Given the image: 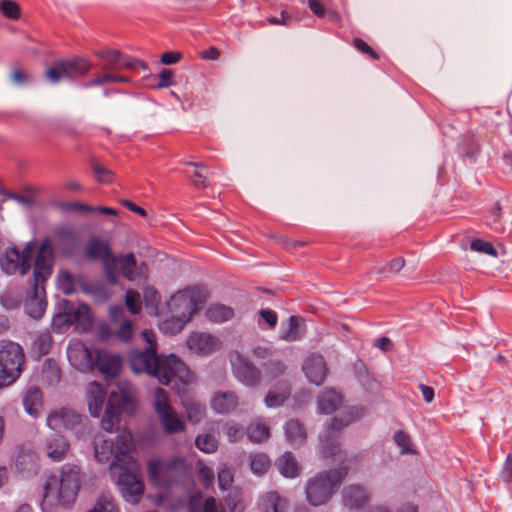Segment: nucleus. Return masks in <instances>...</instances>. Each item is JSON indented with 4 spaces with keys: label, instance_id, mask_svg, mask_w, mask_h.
Instances as JSON below:
<instances>
[{
    "label": "nucleus",
    "instance_id": "c03bdc74",
    "mask_svg": "<svg viewBox=\"0 0 512 512\" xmlns=\"http://www.w3.org/2000/svg\"><path fill=\"white\" fill-rule=\"evenodd\" d=\"M393 438L401 454H416V449L412 444L410 436L406 432L398 430L395 432Z\"/></svg>",
    "mask_w": 512,
    "mask_h": 512
},
{
    "label": "nucleus",
    "instance_id": "f704fd0d",
    "mask_svg": "<svg viewBox=\"0 0 512 512\" xmlns=\"http://www.w3.org/2000/svg\"><path fill=\"white\" fill-rule=\"evenodd\" d=\"M280 473L286 478H294L299 474V464L291 452H285L277 460Z\"/></svg>",
    "mask_w": 512,
    "mask_h": 512
},
{
    "label": "nucleus",
    "instance_id": "4d7b16f0",
    "mask_svg": "<svg viewBox=\"0 0 512 512\" xmlns=\"http://www.w3.org/2000/svg\"><path fill=\"white\" fill-rule=\"evenodd\" d=\"M133 325L130 320L125 319L122 323L120 328L117 331V337L121 341H129L133 336Z\"/></svg>",
    "mask_w": 512,
    "mask_h": 512
},
{
    "label": "nucleus",
    "instance_id": "423d86ee",
    "mask_svg": "<svg viewBox=\"0 0 512 512\" xmlns=\"http://www.w3.org/2000/svg\"><path fill=\"white\" fill-rule=\"evenodd\" d=\"M364 414L365 409L362 406L355 405L347 407L340 416L332 419L331 424L320 435L321 449L324 457L334 456L342 462L344 456L339 449V433L344 427L363 417Z\"/></svg>",
    "mask_w": 512,
    "mask_h": 512
},
{
    "label": "nucleus",
    "instance_id": "6e6d98bb",
    "mask_svg": "<svg viewBox=\"0 0 512 512\" xmlns=\"http://www.w3.org/2000/svg\"><path fill=\"white\" fill-rule=\"evenodd\" d=\"M471 249L476 252L496 256V249L489 243L481 239H475L471 242Z\"/></svg>",
    "mask_w": 512,
    "mask_h": 512
},
{
    "label": "nucleus",
    "instance_id": "1a4fd4ad",
    "mask_svg": "<svg viewBox=\"0 0 512 512\" xmlns=\"http://www.w3.org/2000/svg\"><path fill=\"white\" fill-rule=\"evenodd\" d=\"M118 489L126 502L137 504L144 492V483L140 473V466L133 458L124 459V463L118 466L116 475Z\"/></svg>",
    "mask_w": 512,
    "mask_h": 512
},
{
    "label": "nucleus",
    "instance_id": "7ed1b4c3",
    "mask_svg": "<svg viewBox=\"0 0 512 512\" xmlns=\"http://www.w3.org/2000/svg\"><path fill=\"white\" fill-rule=\"evenodd\" d=\"M54 252L49 240L42 241L35 256L34 285L25 300V311L33 319H40L46 309L44 282L53 271Z\"/></svg>",
    "mask_w": 512,
    "mask_h": 512
},
{
    "label": "nucleus",
    "instance_id": "cd10ccee",
    "mask_svg": "<svg viewBox=\"0 0 512 512\" xmlns=\"http://www.w3.org/2000/svg\"><path fill=\"white\" fill-rule=\"evenodd\" d=\"M211 408L218 414H228L238 406V397L234 392H217L210 402Z\"/></svg>",
    "mask_w": 512,
    "mask_h": 512
},
{
    "label": "nucleus",
    "instance_id": "c756f323",
    "mask_svg": "<svg viewBox=\"0 0 512 512\" xmlns=\"http://www.w3.org/2000/svg\"><path fill=\"white\" fill-rule=\"evenodd\" d=\"M284 434L287 442L293 447L302 446L307 438L304 425L297 419H290L285 423Z\"/></svg>",
    "mask_w": 512,
    "mask_h": 512
},
{
    "label": "nucleus",
    "instance_id": "774afa93",
    "mask_svg": "<svg viewBox=\"0 0 512 512\" xmlns=\"http://www.w3.org/2000/svg\"><path fill=\"white\" fill-rule=\"evenodd\" d=\"M501 477L503 481L510 482L512 479V457L510 455L507 456L506 461L504 463V468L501 473Z\"/></svg>",
    "mask_w": 512,
    "mask_h": 512
},
{
    "label": "nucleus",
    "instance_id": "3c124183",
    "mask_svg": "<svg viewBox=\"0 0 512 512\" xmlns=\"http://www.w3.org/2000/svg\"><path fill=\"white\" fill-rule=\"evenodd\" d=\"M234 482V471L227 465H222L218 470V485L222 490H228Z\"/></svg>",
    "mask_w": 512,
    "mask_h": 512
},
{
    "label": "nucleus",
    "instance_id": "393cba45",
    "mask_svg": "<svg viewBox=\"0 0 512 512\" xmlns=\"http://www.w3.org/2000/svg\"><path fill=\"white\" fill-rule=\"evenodd\" d=\"M69 442L59 434L47 437L42 446V452L54 462L62 461L69 451Z\"/></svg>",
    "mask_w": 512,
    "mask_h": 512
},
{
    "label": "nucleus",
    "instance_id": "bf43d9fd",
    "mask_svg": "<svg viewBox=\"0 0 512 512\" xmlns=\"http://www.w3.org/2000/svg\"><path fill=\"white\" fill-rule=\"evenodd\" d=\"M127 78L113 74H104L94 78L87 86L101 85L108 82H126Z\"/></svg>",
    "mask_w": 512,
    "mask_h": 512
},
{
    "label": "nucleus",
    "instance_id": "09e8293b",
    "mask_svg": "<svg viewBox=\"0 0 512 512\" xmlns=\"http://www.w3.org/2000/svg\"><path fill=\"white\" fill-rule=\"evenodd\" d=\"M57 287L64 294H71L75 290L73 276L66 270H61L57 275Z\"/></svg>",
    "mask_w": 512,
    "mask_h": 512
},
{
    "label": "nucleus",
    "instance_id": "2f4dec72",
    "mask_svg": "<svg viewBox=\"0 0 512 512\" xmlns=\"http://www.w3.org/2000/svg\"><path fill=\"white\" fill-rule=\"evenodd\" d=\"M258 505L260 512H285L287 500L277 492L270 491L261 496Z\"/></svg>",
    "mask_w": 512,
    "mask_h": 512
},
{
    "label": "nucleus",
    "instance_id": "f03ea898",
    "mask_svg": "<svg viewBox=\"0 0 512 512\" xmlns=\"http://www.w3.org/2000/svg\"><path fill=\"white\" fill-rule=\"evenodd\" d=\"M80 487V468L65 464L58 475H50L43 487L41 508L43 512H53L57 507L71 506Z\"/></svg>",
    "mask_w": 512,
    "mask_h": 512
},
{
    "label": "nucleus",
    "instance_id": "052dcab7",
    "mask_svg": "<svg viewBox=\"0 0 512 512\" xmlns=\"http://www.w3.org/2000/svg\"><path fill=\"white\" fill-rule=\"evenodd\" d=\"M93 168L98 181L102 183H110L113 180V174L110 170L99 164H95Z\"/></svg>",
    "mask_w": 512,
    "mask_h": 512
},
{
    "label": "nucleus",
    "instance_id": "aec40b11",
    "mask_svg": "<svg viewBox=\"0 0 512 512\" xmlns=\"http://www.w3.org/2000/svg\"><path fill=\"white\" fill-rule=\"evenodd\" d=\"M188 349L197 355H210L222 348V341L216 335L192 332L186 340Z\"/></svg>",
    "mask_w": 512,
    "mask_h": 512
},
{
    "label": "nucleus",
    "instance_id": "7c9ffc66",
    "mask_svg": "<svg viewBox=\"0 0 512 512\" xmlns=\"http://www.w3.org/2000/svg\"><path fill=\"white\" fill-rule=\"evenodd\" d=\"M342 403V397L333 389H325L317 398V409L321 414H331Z\"/></svg>",
    "mask_w": 512,
    "mask_h": 512
},
{
    "label": "nucleus",
    "instance_id": "37998d69",
    "mask_svg": "<svg viewBox=\"0 0 512 512\" xmlns=\"http://www.w3.org/2000/svg\"><path fill=\"white\" fill-rule=\"evenodd\" d=\"M218 440L215 436L205 433L200 434L195 439V446L206 454H212L218 449Z\"/></svg>",
    "mask_w": 512,
    "mask_h": 512
},
{
    "label": "nucleus",
    "instance_id": "dca6fc26",
    "mask_svg": "<svg viewBox=\"0 0 512 512\" xmlns=\"http://www.w3.org/2000/svg\"><path fill=\"white\" fill-rule=\"evenodd\" d=\"M93 323V315L86 304H80L77 308L63 314H58L53 319V329L61 332L63 326L75 325L76 329L86 332Z\"/></svg>",
    "mask_w": 512,
    "mask_h": 512
},
{
    "label": "nucleus",
    "instance_id": "9b49d317",
    "mask_svg": "<svg viewBox=\"0 0 512 512\" xmlns=\"http://www.w3.org/2000/svg\"><path fill=\"white\" fill-rule=\"evenodd\" d=\"M207 298V291L200 286H192L174 293L167 301L168 312L191 321Z\"/></svg>",
    "mask_w": 512,
    "mask_h": 512
},
{
    "label": "nucleus",
    "instance_id": "4468645a",
    "mask_svg": "<svg viewBox=\"0 0 512 512\" xmlns=\"http://www.w3.org/2000/svg\"><path fill=\"white\" fill-rule=\"evenodd\" d=\"M47 425L54 431H70L77 438H83L88 432V419L75 411L60 408L47 416Z\"/></svg>",
    "mask_w": 512,
    "mask_h": 512
},
{
    "label": "nucleus",
    "instance_id": "69168bd1",
    "mask_svg": "<svg viewBox=\"0 0 512 512\" xmlns=\"http://www.w3.org/2000/svg\"><path fill=\"white\" fill-rule=\"evenodd\" d=\"M181 59V53L168 51L162 54L161 62L165 65L177 63Z\"/></svg>",
    "mask_w": 512,
    "mask_h": 512
},
{
    "label": "nucleus",
    "instance_id": "5fc2aeb1",
    "mask_svg": "<svg viewBox=\"0 0 512 512\" xmlns=\"http://www.w3.org/2000/svg\"><path fill=\"white\" fill-rule=\"evenodd\" d=\"M99 56L112 69L119 70L122 54L118 50H104L99 52Z\"/></svg>",
    "mask_w": 512,
    "mask_h": 512
},
{
    "label": "nucleus",
    "instance_id": "412c9836",
    "mask_svg": "<svg viewBox=\"0 0 512 512\" xmlns=\"http://www.w3.org/2000/svg\"><path fill=\"white\" fill-rule=\"evenodd\" d=\"M48 240V238H46ZM45 241V239L43 240ZM51 244H55L57 249L64 255H72L81 244L80 233L71 226H60L55 229L53 235V242L49 239Z\"/></svg>",
    "mask_w": 512,
    "mask_h": 512
},
{
    "label": "nucleus",
    "instance_id": "2eb2a0df",
    "mask_svg": "<svg viewBox=\"0 0 512 512\" xmlns=\"http://www.w3.org/2000/svg\"><path fill=\"white\" fill-rule=\"evenodd\" d=\"M85 256L90 260L101 261L108 281L111 284L117 283V257L113 254L109 241L91 237L85 246Z\"/></svg>",
    "mask_w": 512,
    "mask_h": 512
},
{
    "label": "nucleus",
    "instance_id": "5701e85b",
    "mask_svg": "<svg viewBox=\"0 0 512 512\" xmlns=\"http://www.w3.org/2000/svg\"><path fill=\"white\" fill-rule=\"evenodd\" d=\"M303 372L307 379L316 385H320L328 372L326 362L321 355L311 354L303 363Z\"/></svg>",
    "mask_w": 512,
    "mask_h": 512
},
{
    "label": "nucleus",
    "instance_id": "4be33fe9",
    "mask_svg": "<svg viewBox=\"0 0 512 512\" xmlns=\"http://www.w3.org/2000/svg\"><path fill=\"white\" fill-rule=\"evenodd\" d=\"M370 500L367 488L360 485H351L344 489L342 501L348 512H363Z\"/></svg>",
    "mask_w": 512,
    "mask_h": 512
},
{
    "label": "nucleus",
    "instance_id": "680f3d73",
    "mask_svg": "<svg viewBox=\"0 0 512 512\" xmlns=\"http://www.w3.org/2000/svg\"><path fill=\"white\" fill-rule=\"evenodd\" d=\"M284 365L279 361H270L264 366V373L269 376H275L284 372Z\"/></svg>",
    "mask_w": 512,
    "mask_h": 512
},
{
    "label": "nucleus",
    "instance_id": "bb28decb",
    "mask_svg": "<svg viewBox=\"0 0 512 512\" xmlns=\"http://www.w3.org/2000/svg\"><path fill=\"white\" fill-rule=\"evenodd\" d=\"M95 366L106 376H116L121 369L122 359L118 354L99 350Z\"/></svg>",
    "mask_w": 512,
    "mask_h": 512
},
{
    "label": "nucleus",
    "instance_id": "9d476101",
    "mask_svg": "<svg viewBox=\"0 0 512 512\" xmlns=\"http://www.w3.org/2000/svg\"><path fill=\"white\" fill-rule=\"evenodd\" d=\"M24 362L25 354L19 344L0 342V389L10 386L20 377Z\"/></svg>",
    "mask_w": 512,
    "mask_h": 512
},
{
    "label": "nucleus",
    "instance_id": "a211bd4d",
    "mask_svg": "<svg viewBox=\"0 0 512 512\" xmlns=\"http://www.w3.org/2000/svg\"><path fill=\"white\" fill-rule=\"evenodd\" d=\"M99 350L88 348L81 342L69 344L67 348V357L70 364L81 372H89L93 370L97 353Z\"/></svg>",
    "mask_w": 512,
    "mask_h": 512
},
{
    "label": "nucleus",
    "instance_id": "39448f33",
    "mask_svg": "<svg viewBox=\"0 0 512 512\" xmlns=\"http://www.w3.org/2000/svg\"><path fill=\"white\" fill-rule=\"evenodd\" d=\"M137 408L136 392L127 381L118 383V390L111 392L104 417L101 421L102 428L110 432L119 424L120 413L132 415Z\"/></svg>",
    "mask_w": 512,
    "mask_h": 512
},
{
    "label": "nucleus",
    "instance_id": "e433bc0d",
    "mask_svg": "<svg viewBox=\"0 0 512 512\" xmlns=\"http://www.w3.org/2000/svg\"><path fill=\"white\" fill-rule=\"evenodd\" d=\"M290 394L289 385L286 382H281L277 390L272 389L266 395L264 402L268 408H276L281 406Z\"/></svg>",
    "mask_w": 512,
    "mask_h": 512
},
{
    "label": "nucleus",
    "instance_id": "6ab92c4d",
    "mask_svg": "<svg viewBox=\"0 0 512 512\" xmlns=\"http://www.w3.org/2000/svg\"><path fill=\"white\" fill-rule=\"evenodd\" d=\"M230 363L235 377L244 385L252 387L260 380V371L243 355L234 351L230 354Z\"/></svg>",
    "mask_w": 512,
    "mask_h": 512
},
{
    "label": "nucleus",
    "instance_id": "58836bf2",
    "mask_svg": "<svg viewBox=\"0 0 512 512\" xmlns=\"http://www.w3.org/2000/svg\"><path fill=\"white\" fill-rule=\"evenodd\" d=\"M233 316V309L223 304H211L206 310V317L214 323H222L228 321Z\"/></svg>",
    "mask_w": 512,
    "mask_h": 512
},
{
    "label": "nucleus",
    "instance_id": "864d4df0",
    "mask_svg": "<svg viewBox=\"0 0 512 512\" xmlns=\"http://www.w3.org/2000/svg\"><path fill=\"white\" fill-rule=\"evenodd\" d=\"M198 476L200 482L205 488H210L214 484V472L213 470L205 465L203 462L197 464Z\"/></svg>",
    "mask_w": 512,
    "mask_h": 512
},
{
    "label": "nucleus",
    "instance_id": "8fccbe9b",
    "mask_svg": "<svg viewBox=\"0 0 512 512\" xmlns=\"http://www.w3.org/2000/svg\"><path fill=\"white\" fill-rule=\"evenodd\" d=\"M0 11L10 20H18L21 17V9L19 5L12 0H3L0 3Z\"/></svg>",
    "mask_w": 512,
    "mask_h": 512
},
{
    "label": "nucleus",
    "instance_id": "a19ab883",
    "mask_svg": "<svg viewBox=\"0 0 512 512\" xmlns=\"http://www.w3.org/2000/svg\"><path fill=\"white\" fill-rule=\"evenodd\" d=\"M247 436L254 443H262L270 437V429L265 423L254 421L247 429Z\"/></svg>",
    "mask_w": 512,
    "mask_h": 512
},
{
    "label": "nucleus",
    "instance_id": "c85d7f7f",
    "mask_svg": "<svg viewBox=\"0 0 512 512\" xmlns=\"http://www.w3.org/2000/svg\"><path fill=\"white\" fill-rule=\"evenodd\" d=\"M23 406L27 414L36 418L43 408V396L41 390L36 386L27 388L23 395Z\"/></svg>",
    "mask_w": 512,
    "mask_h": 512
},
{
    "label": "nucleus",
    "instance_id": "603ef678",
    "mask_svg": "<svg viewBox=\"0 0 512 512\" xmlns=\"http://www.w3.org/2000/svg\"><path fill=\"white\" fill-rule=\"evenodd\" d=\"M83 290L85 293L93 296L98 301H106L111 296V294L106 290L105 285L102 283L85 285Z\"/></svg>",
    "mask_w": 512,
    "mask_h": 512
},
{
    "label": "nucleus",
    "instance_id": "79ce46f5",
    "mask_svg": "<svg viewBox=\"0 0 512 512\" xmlns=\"http://www.w3.org/2000/svg\"><path fill=\"white\" fill-rule=\"evenodd\" d=\"M250 469L257 476L264 475L270 468L269 457L264 453H255L249 456Z\"/></svg>",
    "mask_w": 512,
    "mask_h": 512
},
{
    "label": "nucleus",
    "instance_id": "4c0bfd02",
    "mask_svg": "<svg viewBox=\"0 0 512 512\" xmlns=\"http://www.w3.org/2000/svg\"><path fill=\"white\" fill-rule=\"evenodd\" d=\"M187 318H181L179 315H172L159 322V330L166 335H175L183 330L188 323Z\"/></svg>",
    "mask_w": 512,
    "mask_h": 512
},
{
    "label": "nucleus",
    "instance_id": "a18cd8bd",
    "mask_svg": "<svg viewBox=\"0 0 512 512\" xmlns=\"http://www.w3.org/2000/svg\"><path fill=\"white\" fill-rule=\"evenodd\" d=\"M88 512H119V508L111 495H101L97 498L93 508Z\"/></svg>",
    "mask_w": 512,
    "mask_h": 512
},
{
    "label": "nucleus",
    "instance_id": "13d9d810",
    "mask_svg": "<svg viewBox=\"0 0 512 512\" xmlns=\"http://www.w3.org/2000/svg\"><path fill=\"white\" fill-rule=\"evenodd\" d=\"M225 434L230 442H237L243 437L242 428L235 423H228L226 425Z\"/></svg>",
    "mask_w": 512,
    "mask_h": 512
},
{
    "label": "nucleus",
    "instance_id": "49530a36",
    "mask_svg": "<svg viewBox=\"0 0 512 512\" xmlns=\"http://www.w3.org/2000/svg\"><path fill=\"white\" fill-rule=\"evenodd\" d=\"M52 337L49 332L40 333L34 340L32 348L40 356L46 355L51 348Z\"/></svg>",
    "mask_w": 512,
    "mask_h": 512
},
{
    "label": "nucleus",
    "instance_id": "ddd939ff",
    "mask_svg": "<svg viewBox=\"0 0 512 512\" xmlns=\"http://www.w3.org/2000/svg\"><path fill=\"white\" fill-rule=\"evenodd\" d=\"M34 252V241H28L22 249L8 246L0 257V266L6 274L26 275L31 268Z\"/></svg>",
    "mask_w": 512,
    "mask_h": 512
},
{
    "label": "nucleus",
    "instance_id": "f257e3e1",
    "mask_svg": "<svg viewBox=\"0 0 512 512\" xmlns=\"http://www.w3.org/2000/svg\"><path fill=\"white\" fill-rule=\"evenodd\" d=\"M142 338L147 344L146 349L133 350L129 355L132 371L147 373L161 384L171 385L180 397L187 420L192 424L200 423L206 416V407L189 396L188 386L195 382L192 372L175 354H157L156 335L152 330H144Z\"/></svg>",
    "mask_w": 512,
    "mask_h": 512
},
{
    "label": "nucleus",
    "instance_id": "72a5a7b5",
    "mask_svg": "<svg viewBox=\"0 0 512 512\" xmlns=\"http://www.w3.org/2000/svg\"><path fill=\"white\" fill-rule=\"evenodd\" d=\"M304 335V322L301 318L291 316L286 328L281 330V338L288 342L297 341Z\"/></svg>",
    "mask_w": 512,
    "mask_h": 512
},
{
    "label": "nucleus",
    "instance_id": "a878e982",
    "mask_svg": "<svg viewBox=\"0 0 512 512\" xmlns=\"http://www.w3.org/2000/svg\"><path fill=\"white\" fill-rule=\"evenodd\" d=\"M106 389L98 382L92 381L86 388V402L92 417L98 418L106 401Z\"/></svg>",
    "mask_w": 512,
    "mask_h": 512
},
{
    "label": "nucleus",
    "instance_id": "473e14b6",
    "mask_svg": "<svg viewBox=\"0 0 512 512\" xmlns=\"http://www.w3.org/2000/svg\"><path fill=\"white\" fill-rule=\"evenodd\" d=\"M202 495L196 494L190 498L189 511L190 512H226L223 505L218 504L213 497L206 498L203 503Z\"/></svg>",
    "mask_w": 512,
    "mask_h": 512
},
{
    "label": "nucleus",
    "instance_id": "6e6552de",
    "mask_svg": "<svg viewBox=\"0 0 512 512\" xmlns=\"http://www.w3.org/2000/svg\"><path fill=\"white\" fill-rule=\"evenodd\" d=\"M147 471L150 483L160 489L168 488L188 476L190 467L183 457H173L167 462L159 459L149 461Z\"/></svg>",
    "mask_w": 512,
    "mask_h": 512
},
{
    "label": "nucleus",
    "instance_id": "338daca9",
    "mask_svg": "<svg viewBox=\"0 0 512 512\" xmlns=\"http://www.w3.org/2000/svg\"><path fill=\"white\" fill-rule=\"evenodd\" d=\"M308 6L314 15L318 17L325 15V7L319 0H308Z\"/></svg>",
    "mask_w": 512,
    "mask_h": 512
},
{
    "label": "nucleus",
    "instance_id": "20e7f679",
    "mask_svg": "<svg viewBox=\"0 0 512 512\" xmlns=\"http://www.w3.org/2000/svg\"><path fill=\"white\" fill-rule=\"evenodd\" d=\"M132 435L130 432L122 431L117 436L116 443L105 435H97L94 439L95 458L100 463L110 464V473L116 475L118 466L124 463V459L131 458Z\"/></svg>",
    "mask_w": 512,
    "mask_h": 512
},
{
    "label": "nucleus",
    "instance_id": "b1692460",
    "mask_svg": "<svg viewBox=\"0 0 512 512\" xmlns=\"http://www.w3.org/2000/svg\"><path fill=\"white\" fill-rule=\"evenodd\" d=\"M120 267L124 276L130 281L144 280L148 277V266L143 262L137 266L132 253L117 258V267Z\"/></svg>",
    "mask_w": 512,
    "mask_h": 512
},
{
    "label": "nucleus",
    "instance_id": "ea45409f",
    "mask_svg": "<svg viewBox=\"0 0 512 512\" xmlns=\"http://www.w3.org/2000/svg\"><path fill=\"white\" fill-rule=\"evenodd\" d=\"M144 305L147 312L152 316L159 315V305L161 301L160 294L152 286H146L143 289Z\"/></svg>",
    "mask_w": 512,
    "mask_h": 512
},
{
    "label": "nucleus",
    "instance_id": "f3484780",
    "mask_svg": "<svg viewBox=\"0 0 512 512\" xmlns=\"http://www.w3.org/2000/svg\"><path fill=\"white\" fill-rule=\"evenodd\" d=\"M90 64L85 59L73 61H59L46 71V79L51 83H57L64 78L74 79L87 74Z\"/></svg>",
    "mask_w": 512,
    "mask_h": 512
},
{
    "label": "nucleus",
    "instance_id": "c9c22d12",
    "mask_svg": "<svg viewBox=\"0 0 512 512\" xmlns=\"http://www.w3.org/2000/svg\"><path fill=\"white\" fill-rule=\"evenodd\" d=\"M60 379L61 373L58 364L52 359L45 360L41 372L42 383L47 386H55L60 382Z\"/></svg>",
    "mask_w": 512,
    "mask_h": 512
},
{
    "label": "nucleus",
    "instance_id": "f8f14e48",
    "mask_svg": "<svg viewBox=\"0 0 512 512\" xmlns=\"http://www.w3.org/2000/svg\"><path fill=\"white\" fill-rule=\"evenodd\" d=\"M153 408L163 431L167 434L184 432L186 421L170 404L167 392L162 388L154 390Z\"/></svg>",
    "mask_w": 512,
    "mask_h": 512
},
{
    "label": "nucleus",
    "instance_id": "e2e57ef3",
    "mask_svg": "<svg viewBox=\"0 0 512 512\" xmlns=\"http://www.w3.org/2000/svg\"><path fill=\"white\" fill-rule=\"evenodd\" d=\"M173 73L169 69H163L159 74V83L155 86L156 88H165L172 85Z\"/></svg>",
    "mask_w": 512,
    "mask_h": 512
},
{
    "label": "nucleus",
    "instance_id": "0e129e2a",
    "mask_svg": "<svg viewBox=\"0 0 512 512\" xmlns=\"http://www.w3.org/2000/svg\"><path fill=\"white\" fill-rule=\"evenodd\" d=\"M228 506L230 512H243L245 510V504L239 497H229Z\"/></svg>",
    "mask_w": 512,
    "mask_h": 512
},
{
    "label": "nucleus",
    "instance_id": "de8ad7c7",
    "mask_svg": "<svg viewBox=\"0 0 512 512\" xmlns=\"http://www.w3.org/2000/svg\"><path fill=\"white\" fill-rule=\"evenodd\" d=\"M125 305L131 314H139L142 309L140 293L132 289L127 290L125 295Z\"/></svg>",
    "mask_w": 512,
    "mask_h": 512
},
{
    "label": "nucleus",
    "instance_id": "0eeeda50",
    "mask_svg": "<svg viewBox=\"0 0 512 512\" xmlns=\"http://www.w3.org/2000/svg\"><path fill=\"white\" fill-rule=\"evenodd\" d=\"M347 467L317 474L307 482L306 498L313 506L327 503L347 475Z\"/></svg>",
    "mask_w": 512,
    "mask_h": 512
}]
</instances>
